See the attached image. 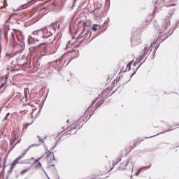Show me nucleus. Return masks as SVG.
Returning a JSON list of instances; mask_svg holds the SVG:
<instances>
[{
  "label": "nucleus",
  "mask_w": 179,
  "mask_h": 179,
  "mask_svg": "<svg viewBox=\"0 0 179 179\" xmlns=\"http://www.w3.org/2000/svg\"><path fill=\"white\" fill-rule=\"evenodd\" d=\"M119 162H121V159H119Z\"/></svg>",
  "instance_id": "44"
},
{
  "label": "nucleus",
  "mask_w": 179,
  "mask_h": 179,
  "mask_svg": "<svg viewBox=\"0 0 179 179\" xmlns=\"http://www.w3.org/2000/svg\"><path fill=\"white\" fill-rule=\"evenodd\" d=\"M97 100H99V98H96V99H94L92 101V103H91V105L88 108V109L86 110V112H85L86 113H89L90 111H96V110H97L98 108L100 107V106H101V104H103V101L101 103L97 102L96 103Z\"/></svg>",
  "instance_id": "3"
},
{
  "label": "nucleus",
  "mask_w": 179,
  "mask_h": 179,
  "mask_svg": "<svg viewBox=\"0 0 179 179\" xmlns=\"http://www.w3.org/2000/svg\"><path fill=\"white\" fill-rule=\"evenodd\" d=\"M93 113H94V111H92V114H93Z\"/></svg>",
  "instance_id": "47"
},
{
  "label": "nucleus",
  "mask_w": 179,
  "mask_h": 179,
  "mask_svg": "<svg viewBox=\"0 0 179 179\" xmlns=\"http://www.w3.org/2000/svg\"><path fill=\"white\" fill-rule=\"evenodd\" d=\"M36 110H32V112L31 113L32 118H37V117L38 116V114L36 113Z\"/></svg>",
  "instance_id": "19"
},
{
  "label": "nucleus",
  "mask_w": 179,
  "mask_h": 179,
  "mask_svg": "<svg viewBox=\"0 0 179 179\" xmlns=\"http://www.w3.org/2000/svg\"><path fill=\"white\" fill-rule=\"evenodd\" d=\"M16 165H13V163H12L10 164V170L8 171V174H12V172L13 171V170L15 169Z\"/></svg>",
  "instance_id": "17"
},
{
  "label": "nucleus",
  "mask_w": 179,
  "mask_h": 179,
  "mask_svg": "<svg viewBox=\"0 0 179 179\" xmlns=\"http://www.w3.org/2000/svg\"><path fill=\"white\" fill-rule=\"evenodd\" d=\"M179 124H176L173 129H169L168 131H173V129H176V128H179Z\"/></svg>",
  "instance_id": "29"
},
{
  "label": "nucleus",
  "mask_w": 179,
  "mask_h": 179,
  "mask_svg": "<svg viewBox=\"0 0 179 179\" xmlns=\"http://www.w3.org/2000/svg\"><path fill=\"white\" fill-rule=\"evenodd\" d=\"M30 50H36V48L31 47V48H30Z\"/></svg>",
  "instance_id": "40"
},
{
  "label": "nucleus",
  "mask_w": 179,
  "mask_h": 179,
  "mask_svg": "<svg viewBox=\"0 0 179 179\" xmlns=\"http://www.w3.org/2000/svg\"><path fill=\"white\" fill-rule=\"evenodd\" d=\"M43 157L46 159V162L48 164H51V162L55 161V156L54 155V152H51L50 151H46L43 154Z\"/></svg>",
  "instance_id": "4"
},
{
  "label": "nucleus",
  "mask_w": 179,
  "mask_h": 179,
  "mask_svg": "<svg viewBox=\"0 0 179 179\" xmlns=\"http://www.w3.org/2000/svg\"><path fill=\"white\" fill-rule=\"evenodd\" d=\"M57 52V50L55 48H52L50 51V54H55V52Z\"/></svg>",
  "instance_id": "27"
},
{
  "label": "nucleus",
  "mask_w": 179,
  "mask_h": 179,
  "mask_svg": "<svg viewBox=\"0 0 179 179\" xmlns=\"http://www.w3.org/2000/svg\"><path fill=\"white\" fill-rule=\"evenodd\" d=\"M127 71H131V69H132V71H138V69H139V67L141 66V64H139L138 62H130L128 63V64L127 65Z\"/></svg>",
  "instance_id": "5"
},
{
  "label": "nucleus",
  "mask_w": 179,
  "mask_h": 179,
  "mask_svg": "<svg viewBox=\"0 0 179 179\" xmlns=\"http://www.w3.org/2000/svg\"><path fill=\"white\" fill-rule=\"evenodd\" d=\"M15 142H16V138H14V139L13 138L11 140H10V143L11 145H13V143H15Z\"/></svg>",
  "instance_id": "28"
},
{
  "label": "nucleus",
  "mask_w": 179,
  "mask_h": 179,
  "mask_svg": "<svg viewBox=\"0 0 179 179\" xmlns=\"http://www.w3.org/2000/svg\"><path fill=\"white\" fill-rule=\"evenodd\" d=\"M0 179H5V171H2L0 173Z\"/></svg>",
  "instance_id": "21"
},
{
  "label": "nucleus",
  "mask_w": 179,
  "mask_h": 179,
  "mask_svg": "<svg viewBox=\"0 0 179 179\" xmlns=\"http://www.w3.org/2000/svg\"><path fill=\"white\" fill-rule=\"evenodd\" d=\"M38 146V144H32L30 147L28 148V150L30 149V148H34Z\"/></svg>",
  "instance_id": "30"
},
{
  "label": "nucleus",
  "mask_w": 179,
  "mask_h": 179,
  "mask_svg": "<svg viewBox=\"0 0 179 179\" xmlns=\"http://www.w3.org/2000/svg\"><path fill=\"white\" fill-rule=\"evenodd\" d=\"M20 141H22V139L18 140L17 143H15V144L13 146V148H15V146H16V145H17V143H20Z\"/></svg>",
  "instance_id": "34"
},
{
  "label": "nucleus",
  "mask_w": 179,
  "mask_h": 179,
  "mask_svg": "<svg viewBox=\"0 0 179 179\" xmlns=\"http://www.w3.org/2000/svg\"><path fill=\"white\" fill-rule=\"evenodd\" d=\"M10 19H12V15H10L8 19L7 20L6 23H8V22L10 20Z\"/></svg>",
  "instance_id": "33"
},
{
  "label": "nucleus",
  "mask_w": 179,
  "mask_h": 179,
  "mask_svg": "<svg viewBox=\"0 0 179 179\" xmlns=\"http://www.w3.org/2000/svg\"><path fill=\"white\" fill-rule=\"evenodd\" d=\"M151 51H152V45L150 46L145 45L144 48L141 51V55H143V57H146V55H148V52H150Z\"/></svg>",
  "instance_id": "6"
},
{
  "label": "nucleus",
  "mask_w": 179,
  "mask_h": 179,
  "mask_svg": "<svg viewBox=\"0 0 179 179\" xmlns=\"http://www.w3.org/2000/svg\"><path fill=\"white\" fill-rule=\"evenodd\" d=\"M33 36H36V40L38 43H40L39 47L41 45H48V43L51 41V36L52 33L47 28L43 29L35 30L32 32Z\"/></svg>",
  "instance_id": "1"
},
{
  "label": "nucleus",
  "mask_w": 179,
  "mask_h": 179,
  "mask_svg": "<svg viewBox=\"0 0 179 179\" xmlns=\"http://www.w3.org/2000/svg\"><path fill=\"white\" fill-rule=\"evenodd\" d=\"M25 153H24L22 155H20L18 157H17L13 162V166H16L19 163V162L21 160V159H23V157L24 156Z\"/></svg>",
  "instance_id": "13"
},
{
  "label": "nucleus",
  "mask_w": 179,
  "mask_h": 179,
  "mask_svg": "<svg viewBox=\"0 0 179 179\" xmlns=\"http://www.w3.org/2000/svg\"><path fill=\"white\" fill-rule=\"evenodd\" d=\"M8 178H9V177L7 176V178L6 179H8Z\"/></svg>",
  "instance_id": "45"
},
{
  "label": "nucleus",
  "mask_w": 179,
  "mask_h": 179,
  "mask_svg": "<svg viewBox=\"0 0 179 179\" xmlns=\"http://www.w3.org/2000/svg\"><path fill=\"white\" fill-rule=\"evenodd\" d=\"M83 27H90V22H84L83 24Z\"/></svg>",
  "instance_id": "22"
},
{
  "label": "nucleus",
  "mask_w": 179,
  "mask_h": 179,
  "mask_svg": "<svg viewBox=\"0 0 179 179\" xmlns=\"http://www.w3.org/2000/svg\"><path fill=\"white\" fill-rule=\"evenodd\" d=\"M171 24V22L170 21V17H167L166 18L162 20V23L161 26H158L157 29L159 31H164L166 29L169 28V26Z\"/></svg>",
  "instance_id": "2"
},
{
  "label": "nucleus",
  "mask_w": 179,
  "mask_h": 179,
  "mask_svg": "<svg viewBox=\"0 0 179 179\" xmlns=\"http://www.w3.org/2000/svg\"><path fill=\"white\" fill-rule=\"evenodd\" d=\"M3 30L4 31V37L6 40H8V31H9V25L8 24H4L3 26Z\"/></svg>",
  "instance_id": "10"
},
{
  "label": "nucleus",
  "mask_w": 179,
  "mask_h": 179,
  "mask_svg": "<svg viewBox=\"0 0 179 179\" xmlns=\"http://www.w3.org/2000/svg\"><path fill=\"white\" fill-rule=\"evenodd\" d=\"M67 122H69V120H67Z\"/></svg>",
  "instance_id": "46"
},
{
  "label": "nucleus",
  "mask_w": 179,
  "mask_h": 179,
  "mask_svg": "<svg viewBox=\"0 0 179 179\" xmlns=\"http://www.w3.org/2000/svg\"><path fill=\"white\" fill-rule=\"evenodd\" d=\"M110 92H111V91L110 90V89H106V90H105V91L102 93V94H106L107 93L106 97H110V96H111V94H109V95H108V93H110Z\"/></svg>",
  "instance_id": "20"
},
{
  "label": "nucleus",
  "mask_w": 179,
  "mask_h": 179,
  "mask_svg": "<svg viewBox=\"0 0 179 179\" xmlns=\"http://www.w3.org/2000/svg\"><path fill=\"white\" fill-rule=\"evenodd\" d=\"M23 95H22V94H18L16 97H19L20 98V101H22V103H27V95L26 94H24Z\"/></svg>",
  "instance_id": "9"
},
{
  "label": "nucleus",
  "mask_w": 179,
  "mask_h": 179,
  "mask_svg": "<svg viewBox=\"0 0 179 179\" xmlns=\"http://www.w3.org/2000/svg\"><path fill=\"white\" fill-rule=\"evenodd\" d=\"M89 35V29L83 28L82 32L79 35V38H86Z\"/></svg>",
  "instance_id": "8"
},
{
  "label": "nucleus",
  "mask_w": 179,
  "mask_h": 179,
  "mask_svg": "<svg viewBox=\"0 0 179 179\" xmlns=\"http://www.w3.org/2000/svg\"><path fill=\"white\" fill-rule=\"evenodd\" d=\"M28 113H29V110H27L20 111L21 115H24L25 114H27Z\"/></svg>",
  "instance_id": "24"
},
{
  "label": "nucleus",
  "mask_w": 179,
  "mask_h": 179,
  "mask_svg": "<svg viewBox=\"0 0 179 179\" xmlns=\"http://www.w3.org/2000/svg\"><path fill=\"white\" fill-rule=\"evenodd\" d=\"M5 86V83H2L1 85H0V90Z\"/></svg>",
  "instance_id": "35"
},
{
  "label": "nucleus",
  "mask_w": 179,
  "mask_h": 179,
  "mask_svg": "<svg viewBox=\"0 0 179 179\" xmlns=\"http://www.w3.org/2000/svg\"><path fill=\"white\" fill-rule=\"evenodd\" d=\"M145 58V56H143L142 55H140L137 59L136 62H138V65H142L144 62L143 59Z\"/></svg>",
  "instance_id": "12"
},
{
  "label": "nucleus",
  "mask_w": 179,
  "mask_h": 179,
  "mask_svg": "<svg viewBox=\"0 0 179 179\" xmlns=\"http://www.w3.org/2000/svg\"><path fill=\"white\" fill-rule=\"evenodd\" d=\"M29 125H31V123H29V124H25V128H27V127H29Z\"/></svg>",
  "instance_id": "38"
},
{
  "label": "nucleus",
  "mask_w": 179,
  "mask_h": 179,
  "mask_svg": "<svg viewBox=\"0 0 179 179\" xmlns=\"http://www.w3.org/2000/svg\"><path fill=\"white\" fill-rule=\"evenodd\" d=\"M30 6V3L22 4L19 7L20 10H23V9H27Z\"/></svg>",
  "instance_id": "15"
},
{
  "label": "nucleus",
  "mask_w": 179,
  "mask_h": 179,
  "mask_svg": "<svg viewBox=\"0 0 179 179\" xmlns=\"http://www.w3.org/2000/svg\"><path fill=\"white\" fill-rule=\"evenodd\" d=\"M51 166H54V164H51Z\"/></svg>",
  "instance_id": "48"
},
{
  "label": "nucleus",
  "mask_w": 179,
  "mask_h": 179,
  "mask_svg": "<svg viewBox=\"0 0 179 179\" xmlns=\"http://www.w3.org/2000/svg\"><path fill=\"white\" fill-rule=\"evenodd\" d=\"M125 76H127V75L124 74V76H122V78H125Z\"/></svg>",
  "instance_id": "43"
},
{
  "label": "nucleus",
  "mask_w": 179,
  "mask_h": 179,
  "mask_svg": "<svg viewBox=\"0 0 179 179\" xmlns=\"http://www.w3.org/2000/svg\"><path fill=\"white\" fill-rule=\"evenodd\" d=\"M131 159H129L127 161H125L124 162L121 164L120 166V170H125L127 169V166H128V163H129Z\"/></svg>",
  "instance_id": "11"
},
{
  "label": "nucleus",
  "mask_w": 179,
  "mask_h": 179,
  "mask_svg": "<svg viewBox=\"0 0 179 179\" xmlns=\"http://www.w3.org/2000/svg\"><path fill=\"white\" fill-rule=\"evenodd\" d=\"M120 79L116 78V80H114V83H118Z\"/></svg>",
  "instance_id": "36"
},
{
  "label": "nucleus",
  "mask_w": 179,
  "mask_h": 179,
  "mask_svg": "<svg viewBox=\"0 0 179 179\" xmlns=\"http://www.w3.org/2000/svg\"><path fill=\"white\" fill-rule=\"evenodd\" d=\"M71 57L73 58H78L79 57V48L75 47L71 51Z\"/></svg>",
  "instance_id": "7"
},
{
  "label": "nucleus",
  "mask_w": 179,
  "mask_h": 179,
  "mask_svg": "<svg viewBox=\"0 0 179 179\" xmlns=\"http://www.w3.org/2000/svg\"><path fill=\"white\" fill-rule=\"evenodd\" d=\"M34 164L36 169H41V163H40L38 161H36Z\"/></svg>",
  "instance_id": "18"
},
{
  "label": "nucleus",
  "mask_w": 179,
  "mask_h": 179,
  "mask_svg": "<svg viewBox=\"0 0 179 179\" xmlns=\"http://www.w3.org/2000/svg\"><path fill=\"white\" fill-rule=\"evenodd\" d=\"M8 115H10V113H8L6 115V119L8 118Z\"/></svg>",
  "instance_id": "39"
},
{
  "label": "nucleus",
  "mask_w": 179,
  "mask_h": 179,
  "mask_svg": "<svg viewBox=\"0 0 179 179\" xmlns=\"http://www.w3.org/2000/svg\"><path fill=\"white\" fill-rule=\"evenodd\" d=\"M36 41H37V39L33 38V36H29L28 38V44H36Z\"/></svg>",
  "instance_id": "14"
},
{
  "label": "nucleus",
  "mask_w": 179,
  "mask_h": 179,
  "mask_svg": "<svg viewBox=\"0 0 179 179\" xmlns=\"http://www.w3.org/2000/svg\"><path fill=\"white\" fill-rule=\"evenodd\" d=\"M6 57H10V58H12L13 57V54L6 53Z\"/></svg>",
  "instance_id": "32"
},
{
  "label": "nucleus",
  "mask_w": 179,
  "mask_h": 179,
  "mask_svg": "<svg viewBox=\"0 0 179 179\" xmlns=\"http://www.w3.org/2000/svg\"><path fill=\"white\" fill-rule=\"evenodd\" d=\"M2 160V155H0V162Z\"/></svg>",
  "instance_id": "41"
},
{
  "label": "nucleus",
  "mask_w": 179,
  "mask_h": 179,
  "mask_svg": "<svg viewBox=\"0 0 179 179\" xmlns=\"http://www.w3.org/2000/svg\"><path fill=\"white\" fill-rule=\"evenodd\" d=\"M99 29H101V26H100L99 24H95L92 27L93 31H97Z\"/></svg>",
  "instance_id": "16"
},
{
  "label": "nucleus",
  "mask_w": 179,
  "mask_h": 179,
  "mask_svg": "<svg viewBox=\"0 0 179 179\" xmlns=\"http://www.w3.org/2000/svg\"><path fill=\"white\" fill-rule=\"evenodd\" d=\"M129 77L126 80V82H129Z\"/></svg>",
  "instance_id": "42"
},
{
  "label": "nucleus",
  "mask_w": 179,
  "mask_h": 179,
  "mask_svg": "<svg viewBox=\"0 0 179 179\" xmlns=\"http://www.w3.org/2000/svg\"><path fill=\"white\" fill-rule=\"evenodd\" d=\"M11 36H12V37H13V39L15 40V34L12 33V34H11Z\"/></svg>",
  "instance_id": "37"
},
{
  "label": "nucleus",
  "mask_w": 179,
  "mask_h": 179,
  "mask_svg": "<svg viewBox=\"0 0 179 179\" xmlns=\"http://www.w3.org/2000/svg\"><path fill=\"white\" fill-rule=\"evenodd\" d=\"M30 171V168H28L27 169L23 170L21 171V175L23 176L24 174H26V173Z\"/></svg>",
  "instance_id": "23"
},
{
  "label": "nucleus",
  "mask_w": 179,
  "mask_h": 179,
  "mask_svg": "<svg viewBox=\"0 0 179 179\" xmlns=\"http://www.w3.org/2000/svg\"><path fill=\"white\" fill-rule=\"evenodd\" d=\"M138 145H141V141H137V142L134 145V148H136V146H138Z\"/></svg>",
  "instance_id": "31"
},
{
  "label": "nucleus",
  "mask_w": 179,
  "mask_h": 179,
  "mask_svg": "<svg viewBox=\"0 0 179 179\" xmlns=\"http://www.w3.org/2000/svg\"><path fill=\"white\" fill-rule=\"evenodd\" d=\"M145 169H146V167H143V168L140 169L138 171V172H137V173L136 174V176H138V174H141V171H143V170H145Z\"/></svg>",
  "instance_id": "26"
},
{
  "label": "nucleus",
  "mask_w": 179,
  "mask_h": 179,
  "mask_svg": "<svg viewBox=\"0 0 179 179\" xmlns=\"http://www.w3.org/2000/svg\"><path fill=\"white\" fill-rule=\"evenodd\" d=\"M132 149H134V147L128 146L127 148V153H129V152H131L132 150Z\"/></svg>",
  "instance_id": "25"
}]
</instances>
